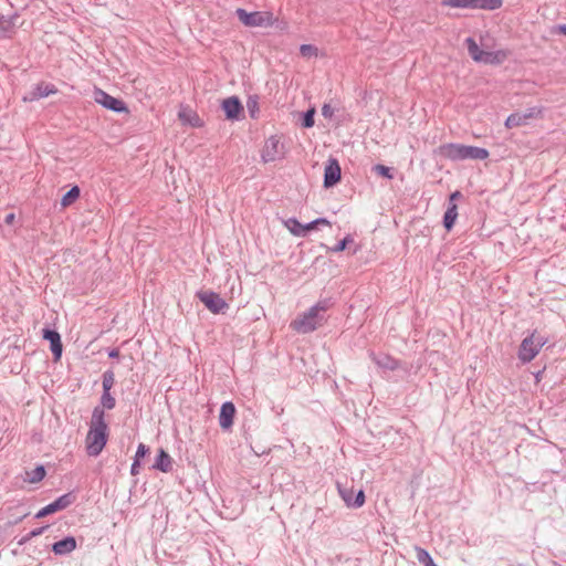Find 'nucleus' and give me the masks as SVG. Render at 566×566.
Instances as JSON below:
<instances>
[{
	"label": "nucleus",
	"mask_w": 566,
	"mask_h": 566,
	"mask_svg": "<svg viewBox=\"0 0 566 566\" xmlns=\"http://www.w3.org/2000/svg\"><path fill=\"white\" fill-rule=\"evenodd\" d=\"M235 415V407L231 401H227L222 403L220 413H219V424L221 429L229 430L233 424V419Z\"/></svg>",
	"instance_id": "14"
},
{
	"label": "nucleus",
	"mask_w": 566,
	"mask_h": 566,
	"mask_svg": "<svg viewBox=\"0 0 566 566\" xmlns=\"http://www.w3.org/2000/svg\"><path fill=\"white\" fill-rule=\"evenodd\" d=\"M353 242L352 235H346L343 240H340L335 247L328 248V251L337 253L342 252L346 249L347 244Z\"/></svg>",
	"instance_id": "31"
},
{
	"label": "nucleus",
	"mask_w": 566,
	"mask_h": 566,
	"mask_svg": "<svg viewBox=\"0 0 566 566\" xmlns=\"http://www.w3.org/2000/svg\"><path fill=\"white\" fill-rule=\"evenodd\" d=\"M52 549L57 555L71 552V536H65L63 539L54 543Z\"/></svg>",
	"instance_id": "22"
},
{
	"label": "nucleus",
	"mask_w": 566,
	"mask_h": 566,
	"mask_svg": "<svg viewBox=\"0 0 566 566\" xmlns=\"http://www.w3.org/2000/svg\"><path fill=\"white\" fill-rule=\"evenodd\" d=\"M503 4L502 0H443L442 6L451 8H469V9H483L496 10Z\"/></svg>",
	"instance_id": "5"
},
{
	"label": "nucleus",
	"mask_w": 566,
	"mask_h": 566,
	"mask_svg": "<svg viewBox=\"0 0 566 566\" xmlns=\"http://www.w3.org/2000/svg\"><path fill=\"white\" fill-rule=\"evenodd\" d=\"M196 297H198L212 314L224 313L229 308V304L218 293L211 290L198 291Z\"/></svg>",
	"instance_id": "6"
},
{
	"label": "nucleus",
	"mask_w": 566,
	"mask_h": 566,
	"mask_svg": "<svg viewBox=\"0 0 566 566\" xmlns=\"http://www.w3.org/2000/svg\"><path fill=\"white\" fill-rule=\"evenodd\" d=\"M72 545H73V549H74V548H75V546H76V543H75V539H74V538H73Z\"/></svg>",
	"instance_id": "51"
},
{
	"label": "nucleus",
	"mask_w": 566,
	"mask_h": 566,
	"mask_svg": "<svg viewBox=\"0 0 566 566\" xmlns=\"http://www.w3.org/2000/svg\"><path fill=\"white\" fill-rule=\"evenodd\" d=\"M247 108L252 118H255L259 113V97L256 95L249 96L247 99Z\"/></svg>",
	"instance_id": "27"
},
{
	"label": "nucleus",
	"mask_w": 566,
	"mask_h": 566,
	"mask_svg": "<svg viewBox=\"0 0 566 566\" xmlns=\"http://www.w3.org/2000/svg\"><path fill=\"white\" fill-rule=\"evenodd\" d=\"M458 217V208L455 203H449L447 211L443 216V227L450 231L454 226L455 219Z\"/></svg>",
	"instance_id": "19"
},
{
	"label": "nucleus",
	"mask_w": 566,
	"mask_h": 566,
	"mask_svg": "<svg viewBox=\"0 0 566 566\" xmlns=\"http://www.w3.org/2000/svg\"><path fill=\"white\" fill-rule=\"evenodd\" d=\"M235 14L247 27H263L272 24V14L270 12H247L244 9L239 8L237 9Z\"/></svg>",
	"instance_id": "7"
},
{
	"label": "nucleus",
	"mask_w": 566,
	"mask_h": 566,
	"mask_svg": "<svg viewBox=\"0 0 566 566\" xmlns=\"http://www.w3.org/2000/svg\"><path fill=\"white\" fill-rule=\"evenodd\" d=\"M545 344L546 338L537 335L536 332L532 333L522 340L518 349V359L522 363L532 361Z\"/></svg>",
	"instance_id": "4"
},
{
	"label": "nucleus",
	"mask_w": 566,
	"mask_h": 566,
	"mask_svg": "<svg viewBox=\"0 0 566 566\" xmlns=\"http://www.w3.org/2000/svg\"><path fill=\"white\" fill-rule=\"evenodd\" d=\"M416 557L424 566H437L430 554L423 548L416 547Z\"/></svg>",
	"instance_id": "25"
},
{
	"label": "nucleus",
	"mask_w": 566,
	"mask_h": 566,
	"mask_svg": "<svg viewBox=\"0 0 566 566\" xmlns=\"http://www.w3.org/2000/svg\"><path fill=\"white\" fill-rule=\"evenodd\" d=\"M171 463L172 462H155L153 469L160 470L163 472H168L171 470Z\"/></svg>",
	"instance_id": "36"
},
{
	"label": "nucleus",
	"mask_w": 566,
	"mask_h": 566,
	"mask_svg": "<svg viewBox=\"0 0 566 566\" xmlns=\"http://www.w3.org/2000/svg\"><path fill=\"white\" fill-rule=\"evenodd\" d=\"M465 42L469 54L474 61L478 62V60L481 59V55L483 54V50L479 48L478 43L472 38H468Z\"/></svg>",
	"instance_id": "23"
},
{
	"label": "nucleus",
	"mask_w": 566,
	"mask_h": 566,
	"mask_svg": "<svg viewBox=\"0 0 566 566\" xmlns=\"http://www.w3.org/2000/svg\"><path fill=\"white\" fill-rule=\"evenodd\" d=\"M340 180V166L337 159L331 158L327 161L324 172V187L329 188Z\"/></svg>",
	"instance_id": "12"
},
{
	"label": "nucleus",
	"mask_w": 566,
	"mask_h": 566,
	"mask_svg": "<svg viewBox=\"0 0 566 566\" xmlns=\"http://www.w3.org/2000/svg\"><path fill=\"white\" fill-rule=\"evenodd\" d=\"M94 99L103 107L113 111L115 113H127L128 108L123 99L116 98L101 88H95Z\"/></svg>",
	"instance_id": "8"
},
{
	"label": "nucleus",
	"mask_w": 566,
	"mask_h": 566,
	"mask_svg": "<svg viewBox=\"0 0 566 566\" xmlns=\"http://www.w3.org/2000/svg\"><path fill=\"white\" fill-rule=\"evenodd\" d=\"M118 356H119V350H118V349H116V348L112 349V350L108 353V357H111V358H116V357H118Z\"/></svg>",
	"instance_id": "48"
},
{
	"label": "nucleus",
	"mask_w": 566,
	"mask_h": 566,
	"mask_svg": "<svg viewBox=\"0 0 566 566\" xmlns=\"http://www.w3.org/2000/svg\"><path fill=\"white\" fill-rule=\"evenodd\" d=\"M46 515H50V513L46 511V509H45V507H43V509H41V510L36 513L35 517H36V518H41V517H44V516H46Z\"/></svg>",
	"instance_id": "44"
},
{
	"label": "nucleus",
	"mask_w": 566,
	"mask_h": 566,
	"mask_svg": "<svg viewBox=\"0 0 566 566\" xmlns=\"http://www.w3.org/2000/svg\"><path fill=\"white\" fill-rule=\"evenodd\" d=\"M439 154L453 161L465 159L484 160L490 155L485 148L453 143L441 145Z\"/></svg>",
	"instance_id": "2"
},
{
	"label": "nucleus",
	"mask_w": 566,
	"mask_h": 566,
	"mask_svg": "<svg viewBox=\"0 0 566 566\" xmlns=\"http://www.w3.org/2000/svg\"><path fill=\"white\" fill-rule=\"evenodd\" d=\"M42 337L50 343V349L53 354L54 361H57L61 358L63 352L60 334L55 329L45 327L42 331Z\"/></svg>",
	"instance_id": "9"
},
{
	"label": "nucleus",
	"mask_w": 566,
	"mask_h": 566,
	"mask_svg": "<svg viewBox=\"0 0 566 566\" xmlns=\"http://www.w3.org/2000/svg\"><path fill=\"white\" fill-rule=\"evenodd\" d=\"M315 228H316L315 220H313L306 224H303V237L306 234L307 231L313 230Z\"/></svg>",
	"instance_id": "40"
},
{
	"label": "nucleus",
	"mask_w": 566,
	"mask_h": 566,
	"mask_svg": "<svg viewBox=\"0 0 566 566\" xmlns=\"http://www.w3.org/2000/svg\"><path fill=\"white\" fill-rule=\"evenodd\" d=\"M334 305V302L332 298H323L319 300L316 304L313 305V311L318 312L319 314L325 315V313L332 308Z\"/></svg>",
	"instance_id": "28"
},
{
	"label": "nucleus",
	"mask_w": 566,
	"mask_h": 566,
	"mask_svg": "<svg viewBox=\"0 0 566 566\" xmlns=\"http://www.w3.org/2000/svg\"><path fill=\"white\" fill-rule=\"evenodd\" d=\"M46 527L48 526H42V527H38V528L31 531L29 533V536L27 537V539H30L32 537H36V536L41 535Z\"/></svg>",
	"instance_id": "39"
},
{
	"label": "nucleus",
	"mask_w": 566,
	"mask_h": 566,
	"mask_svg": "<svg viewBox=\"0 0 566 566\" xmlns=\"http://www.w3.org/2000/svg\"><path fill=\"white\" fill-rule=\"evenodd\" d=\"M556 30L559 34L566 35V24H559L556 27Z\"/></svg>",
	"instance_id": "46"
},
{
	"label": "nucleus",
	"mask_w": 566,
	"mask_h": 566,
	"mask_svg": "<svg viewBox=\"0 0 566 566\" xmlns=\"http://www.w3.org/2000/svg\"><path fill=\"white\" fill-rule=\"evenodd\" d=\"M46 472L43 465H38L34 470L31 472L25 471V478L24 481H28L30 483H38L42 481L45 476Z\"/></svg>",
	"instance_id": "20"
},
{
	"label": "nucleus",
	"mask_w": 566,
	"mask_h": 566,
	"mask_svg": "<svg viewBox=\"0 0 566 566\" xmlns=\"http://www.w3.org/2000/svg\"><path fill=\"white\" fill-rule=\"evenodd\" d=\"M221 107L226 114L227 119L238 120L243 112L241 101L237 96H230L222 101Z\"/></svg>",
	"instance_id": "10"
},
{
	"label": "nucleus",
	"mask_w": 566,
	"mask_h": 566,
	"mask_svg": "<svg viewBox=\"0 0 566 566\" xmlns=\"http://www.w3.org/2000/svg\"><path fill=\"white\" fill-rule=\"evenodd\" d=\"M326 322V317L316 311L313 306L291 323V327L302 334L314 332Z\"/></svg>",
	"instance_id": "3"
},
{
	"label": "nucleus",
	"mask_w": 566,
	"mask_h": 566,
	"mask_svg": "<svg viewBox=\"0 0 566 566\" xmlns=\"http://www.w3.org/2000/svg\"><path fill=\"white\" fill-rule=\"evenodd\" d=\"M322 112H323V115L326 116L327 113H329V106L324 105L323 108H322Z\"/></svg>",
	"instance_id": "50"
},
{
	"label": "nucleus",
	"mask_w": 566,
	"mask_h": 566,
	"mask_svg": "<svg viewBox=\"0 0 566 566\" xmlns=\"http://www.w3.org/2000/svg\"><path fill=\"white\" fill-rule=\"evenodd\" d=\"M374 171H376L378 175L385 177V178H388V179H391L392 178V175L390 172V168L389 167H386L384 165H376L374 167Z\"/></svg>",
	"instance_id": "34"
},
{
	"label": "nucleus",
	"mask_w": 566,
	"mask_h": 566,
	"mask_svg": "<svg viewBox=\"0 0 566 566\" xmlns=\"http://www.w3.org/2000/svg\"><path fill=\"white\" fill-rule=\"evenodd\" d=\"M316 227L317 226H331V222L326 218H317L315 219Z\"/></svg>",
	"instance_id": "43"
},
{
	"label": "nucleus",
	"mask_w": 566,
	"mask_h": 566,
	"mask_svg": "<svg viewBox=\"0 0 566 566\" xmlns=\"http://www.w3.org/2000/svg\"><path fill=\"white\" fill-rule=\"evenodd\" d=\"M139 467V462H134L133 465H132V474H137L138 470L137 468Z\"/></svg>",
	"instance_id": "49"
},
{
	"label": "nucleus",
	"mask_w": 566,
	"mask_h": 566,
	"mask_svg": "<svg viewBox=\"0 0 566 566\" xmlns=\"http://www.w3.org/2000/svg\"><path fill=\"white\" fill-rule=\"evenodd\" d=\"M179 117L182 120H188L192 126H200V123H199L200 119H199V117L196 114H193V117L196 118V122H191L189 118H186V115L182 112L179 113Z\"/></svg>",
	"instance_id": "38"
},
{
	"label": "nucleus",
	"mask_w": 566,
	"mask_h": 566,
	"mask_svg": "<svg viewBox=\"0 0 566 566\" xmlns=\"http://www.w3.org/2000/svg\"><path fill=\"white\" fill-rule=\"evenodd\" d=\"M300 52L303 56H312L317 54V49L312 44H302Z\"/></svg>",
	"instance_id": "33"
},
{
	"label": "nucleus",
	"mask_w": 566,
	"mask_h": 566,
	"mask_svg": "<svg viewBox=\"0 0 566 566\" xmlns=\"http://www.w3.org/2000/svg\"><path fill=\"white\" fill-rule=\"evenodd\" d=\"M373 361L380 368L396 370L399 367L397 359L388 354H371Z\"/></svg>",
	"instance_id": "17"
},
{
	"label": "nucleus",
	"mask_w": 566,
	"mask_h": 566,
	"mask_svg": "<svg viewBox=\"0 0 566 566\" xmlns=\"http://www.w3.org/2000/svg\"><path fill=\"white\" fill-rule=\"evenodd\" d=\"M80 197V188L73 185V201H75Z\"/></svg>",
	"instance_id": "47"
},
{
	"label": "nucleus",
	"mask_w": 566,
	"mask_h": 566,
	"mask_svg": "<svg viewBox=\"0 0 566 566\" xmlns=\"http://www.w3.org/2000/svg\"><path fill=\"white\" fill-rule=\"evenodd\" d=\"M302 125L305 128H310L314 125V109L307 111L303 115Z\"/></svg>",
	"instance_id": "32"
},
{
	"label": "nucleus",
	"mask_w": 566,
	"mask_h": 566,
	"mask_svg": "<svg viewBox=\"0 0 566 566\" xmlns=\"http://www.w3.org/2000/svg\"><path fill=\"white\" fill-rule=\"evenodd\" d=\"M57 90L53 84L45 82L38 83L27 95L23 96L24 102H34L50 94L56 93Z\"/></svg>",
	"instance_id": "11"
},
{
	"label": "nucleus",
	"mask_w": 566,
	"mask_h": 566,
	"mask_svg": "<svg viewBox=\"0 0 566 566\" xmlns=\"http://www.w3.org/2000/svg\"><path fill=\"white\" fill-rule=\"evenodd\" d=\"M539 113L541 111L535 107L528 109L526 113H513L506 118L505 126L507 128H513L525 125L530 118H533Z\"/></svg>",
	"instance_id": "13"
},
{
	"label": "nucleus",
	"mask_w": 566,
	"mask_h": 566,
	"mask_svg": "<svg viewBox=\"0 0 566 566\" xmlns=\"http://www.w3.org/2000/svg\"><path fill=\"white\" fill-rule=\"evenodd\" d=\"M108 438V424L102 407H95L92 412L91 426L86 436V450L90 457H97L105 447Z\"/></svg>",
	"instance_id": "1"
},
{
	"label": "nucleus",
	"mask_w": 566,
	"mask_h": 566,
	"mask_svg": "<svg viewBox=\"0 0 566 566\" xmlns=\"http://www.w3.org/2000/svg\"><path fill=\"white\" fill-rule=\"evenodd\" d=\"M15 221V214L13 212H10L4 218V223L8 226H12Z\"/></svg>",
	"instance_id": "41"
},
{
	"label": "nucleus",
	"mask_w": 566,
	"mask_h": 566,
	"mask_svg": "<svg viewBox=\"0 0 566 566\" xmlns=\"http://www.w3.org/2000/svg\"><path fill=\"white\" fill-rule=\"evenodd\" d=\"M155 460H171L169 454L164 451V449H160Z\"/></svg>",
	"instance_id": "42"
},
{
	"label": "nucleus",
	"mask_w": 566,
	"mask_h": 566,
	"mask_svg": "<svg viewBox=\"0 0 566 566\" xmlns=\"http://www.w3.org/2000/svg\"><path fill=\"white\" fill-rule=\"evenodd\" d=\"M499 55H501L502 59H504L506 56L505 53H503L501 51H499L496 53L483 51V54L481 55V59L478 60V62H484V63L500 62L501 60L497 57Z\"/></svg>",
	"instance_id": "26"
},
{
	"label": "nucleus",
	"mask_w": 566,
	"mask_h": 566,
	"mask_svg": "<svg viewBox=\"0 0 566 566\" xmlns=\"http://www.w3.org/2000/svg\"><path fill=\"white\" fill-rule=\"evenodd\" d=\"M17 18V13L8 18L4 15H0V31L3 32L4 34L13 32L15 27L14 21Z\"/></svg>",
	"instance_id": "21"
},
{
	"label": "nucleus",
	"mask_w": 566,
	"mask_h": 566,
	"mask_svg": "<svg viewBox=\"0 0 566 566\" xmlns=\"http://www.w3.org/2000/svg\"><path fill=\"white\" fill-rule=\"evenodd\" d=\"M286 228L296 237H303V224L295 218H290L285 221Z\"/></svg>",
	"instance_id": "24"
},
{
	"label": "nucleus",
	"mask_w": 566,
	"mask_h": 566,
	"mask_svg": "<svg viewBox=\"0 0 566 566\" xmlns=\"http://www.w3.org/2000/svg\"><path fill=\"white\" fill-rule=\"evenodd\" d=\"M149 452V448L144 443H139L133 460H140Z\"/></svg>",
	"instance_id": "35"
},
{
	"label": "nucleus",
	"mask_w": 566,
	"mask_h": 566,
	"mask_svg": "<svg viewBox=\"0 0 566 566\" xmlns=\"http://www.w3.org/2000/svg\"><path fill=\"white\" fill-rule=\"evenodd\" d=\"M114 382H115L114 373L112 370H106L103 374V381H102L103 391H111L112 387L114 386Z\"/></svg>",
	"instance_id": "30"
},
{
	"label": "nucleus",
	"mask_w": 566,
	"mask_h": 566,
	"mask_svg": "<svg viewBox=\"0 0 566 566\" xmlns=\"http://www.w3.org/2000/svg\"><path fill=\"white\" fill-rule=\"evenodd\" d=\"M70 504H71V493H66V494L60 496L59 499H56L54 502L48 504L44 507L46 509V511L50 514H52V513H55L60 510L67 507Z\"/></svg>",
	"instance_id": "18"
},
{
	"label": "nucleus",
	"mask_w": 566,
	"mask_h": 566,
	"mask_svg": "<svg viewBox=\"0 0 566 566\" xmlns=\"http://www.w3.org/2000/svg\"><path fill=\"white\" fill-rule=\"evenodd\" d=\"M339 494L347 506L360 507L365 503V494L363 490H359L356 496L354 497L353 490L343 489L338 485Z\"/></svg>",
	"instance_id": "16"
},
{
	"label": "nucleus",
	"mask_w": 566,
	"mask_h": 566,
	"mask_svg": "<svg viewBox=\"0 0 566 566\" xmlns=\"http://www.w3.org/2000/svg\"><path fill=\"white\" fill-rule=\"evenodd\" d=\"M116 405L115 398L111 395V391H103L101 397V406L104 409H113Z\"/></svg>",
	"instance_id": "29"
},
{
	"label": "nucleus",
	"mask_w": 566,
	"mask_h": 566,
	"mask_svg": "<svg viewBox=\"0 0 566 566\" xmlns=\"http://www.w3.org/2000/svg\"><path fill=\"white\" fill-rule=\"evenodd\" d=\"M462 197V193L460 191H454L453 193H451L450 196V202L449 203H454L453 200L458 199V198H461Z\"/></svg>",
	"instance_id": "45"
},
{
	"label": "nucleus",
	"mask_w": 566,
	"mask_h": 566,
	"mask_svg": "<svg viewBox=\"0 0 566 566\" xmlns=\"http://www.w3.org/2000/svg\"><path fill=\"white\" fill-rule=\"evenodd\" d=\"M61 206L62 208L71 206V189L63 195Z\"/></svg>",
	"instance_id": "37"
},
{
	"label": "nucleus",
	"mask_w": 566,
	"mask_h": 566,
	"mask_svg": "<svg viewBox=\"0 0 566 566\" xmlns=\"http://www.w3.org/2000/svg\"><path fill=\"white\" fill-rule=\"evenodd\" d=\"M280 140L276 136H271L264 145V148L262 150V159L265 163L274 161L277 159L281 155L280 151Z\"/></svg>",
	"instance_id": "15"
}]
</instances>
